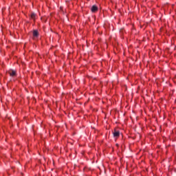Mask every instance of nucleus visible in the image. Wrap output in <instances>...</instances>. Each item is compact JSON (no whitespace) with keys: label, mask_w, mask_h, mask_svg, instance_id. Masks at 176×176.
I'll return each mask as SVG.
<instances>
[{"label":"nucleus","mask_w":176,"mask_h":176,"mask_svg":"<svg viewBox=\"0 0 176 176\" xmlns=\"http://www.w3.org/2000/svg\"><path fill=\"white\" fill-rule=\"evenodd\" d=\"M30 19L32 20H34V21H35V19H36V14L34 12H32L30 14Z\"/></svg>","instance_id":"nucleus-5"},{"label":"nucleus","mask_w":176,"mask_h":176,"mask_svg":"<svg viewBox=\"0 0 176 176\" xmlns=\"http://www.w3.org/2000/svg\"><path fill=\"white\" fill-rule=\"evenodd\" d=\"M38 36H39V32H38V30H34L33 31V38H34V39H35V38H38Z\"/></svg>","instance_id":"nucleus-2"},{"label":"nucleus","mask_w":176,"mask_h":176,"mask_svg":"<svg viewBox=\"0 0 176 176\" xmlns=\"http://www.w3.org/2000/svg\"><path fill=\"white\" fill-rule=\"evenodd\" d=\"M113 137L118 138L120 135V132L119 131L115 130L114 132L113 133Z\"/></svg>","instance_id":"nucleus-4"},{"label":"nucleus","mask_w":176,"mask_h":176,"mask_svg":"<svg viewBox=\"0 0 176 176\" xmlns=\"http://www.w3.org/2000/svg\"><path fill=\"white\" fill-rule=\"evenodd\" d=\"M8 74H9L10 76H16V71L14 70H9Z\"/></svg>","instance_id":"nucleus-1"},{"label":"nucleus","mask_w":176,"mask_h":176,"mask_svg":"<svg viewBox=\"0 0 176 176\" xmlns=\"http://www.w3.org/2000/svg\"><path fill=\"white\" fill-rule=\"evenodd\" d=\"M91 10L93 13H96V12H97V10H98V7H97V6H93L91 8Z\"/></svg>","instance_id":"nucleus-3"}]
</instances>
